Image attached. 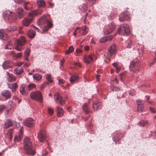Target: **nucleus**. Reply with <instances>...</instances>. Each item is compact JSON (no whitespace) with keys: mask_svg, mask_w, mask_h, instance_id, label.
Here are the masks:
<instances>
[{"mask_svg":"<svg viewBox=\"0 0 156 156\" xmlns=\"http://www.w3.org/2000/svg\"><path fill=\"white\" fill-rule=\"evenodd\" d=\"M16 27L15 26H10L7 28V30L9 32L13 31L16 30Z\"/></svg>","mask_w":156,"mask_h":156,"instance_id":"nucleus-39","label":"nucleus"},{"mask_svg":"<svg viewBox=\"0 0 156 156\" xmlns=\"http://www.w3.org/2000/svg\"><path fill=\"white\" fill-rule=\"evenodd\" d=\"M7 73L8 74V80L9 81L12 82L15 81L16 80V78L13 75H12V74H9L8 72Z\"/></svg>","mask_w":156,"mask_h":156,"instance_id":"nucleus-35","label":"nucleus"},{"mask_svg":"<svg viewBox=\"0 0 156 156\" xmlns=\"http://www.w3.org/2000/svg\"><path fill=\"white\" fill-rule=\"evenodd\" d=\"M147 123V121L146 120H142L139 123V125L141 126H144Z\"/></svg>","mask_w":156,"mask_h":156,"instance_id":"nucleus-40","label":"nucleus"},{"mask_svg":"<svg viewBox=\"0 0 156 156\" xmlns=\"http://www.w3.org/2000/svg\"><path fill=\"white\" fill-rule=\"evenodd\" d=\"M36 87V85L34 83H30L26 87V90L28 92L31 90L33 89Z\"/></svg>","mask_w":156,"mask_h":156,"instance_id":"nucleus-26","label":"nucleus"},{"mask_svg":"<svg viewBox=\"0 0 156 156\" xmlns=\"http://www.w3.org/2000/svg\"><path fill=\"white\" fill-rule=\"evenodd\" d=\"M123 136V134L122 133H118L117 135L115 137H113L112 139L113 141L115 142V144H116V142L120 140L121 138Z\"/></svg>","mask_w":156,"mask_h":156,"instance_id":"nucleus-23","label":"nucleus"},{"mask_svg":"<svg viewBox=\"0 0 156 156\" xmlns=\"http://www.w3.org/2000/svg\"><path fill=\"white\" fill-rule=\"evenodd\" d=\"M27 35L31 39H33L35 35V32L32 30H30L28 32Z\"/></svg>","mask_w":156,"mask_h":156,"instance_id":"nucleus-25","label":"nucleus"},{"mask_svg":"<svg viewBox=\"0 0 156 156\" xmlns=\"http://www.w3.org/2000/svg\"><path fill=\"white\" fill-rule=\"evenodd\" d=\"M46 23L47 25H49L50 27L52 26V24L49 19V16H48L43 15L37 21L38 25H43Z\"/></svg>","mask_w":156,"mask_h":156,"instance_id":"nucleus-2","label":"nucleus"},{"mask_svg":"<svg viewBox=\"0 0 156 156\" xmlns=\"http://www.w3.org/2000/svg\"><path fill=\"white\" fill-rule=\"evenodd\" d=\"M48 112L49 114L51 115L53 114V110L51 108H49L48 110Z\"/></svg>","mask_w":156,"mask_h":156,"instance_id":"nucleus-57","label":"nucleus"},{"mask_svg":"<svg viewBox=\"0 0 156 156\" xmlns=\"http://www.w3.org/2000/svg\"><path fill=\"white\" fill-rule=\"evenodd\" d=\"M100 76V75L98 74H97L96 75V78L97 79V80L98 81H99V77Z\"/></svg>","mask_w":156,"mask_h":156,"instance_id":"nucleus-63","label":"nucleus"},{"mask_svg":"<svg viewBox=\"0 0 156 156\" xmlns=\"http://www.w3.org/2000/svg\"><path fill=\"white\" fill-rule=\"evenodd\" d=\"M23 127H20V133L19 135L17 136H16L14 138V140L15 142H18L20 140L22 136L23 133Z\"/></svg>","mask_w":156,"mask_h":156,"instance_id":"nucleus-16","label":"nucleus"},{"mask_svg":"<svg viewBox=\"0 0 156 156\" xmlns=\"http://www.w3.org/2000/svg\"><path fill=\"white\" fill-rule=\"evenodd\" d=\"M82 30L83 31V34L84 35L86 34L88 31L87 27L86 26H85L84 27L82 28Z\"/></svg>","mask_w":156,"mask_h":156,"instance_id":"nucleus-42","label":"nucleus"},{"mask_svg":"<svg viewBox=\"0 0 156 156\" xmlns=\"http://www.w3.org/2000/svg\"><path fill=\"white\" fill-rule=\"evenodd\" d=\"M23 72V69L22 67L20 68H17L14 70V73L19 75Z\"/></svg>","mask_w":156,"mask_h":156,"instance_id":"nucleus-34","label":"nucleus"},{"mask_svg":"<svg viewBox=\"0 0 156 156\" xmlns=\"http://www.w3.org/2000/svg\"><path fill=\"white\" fill-rule=\"evenodd\" d=\"M8 85L9 88L11 89L13 92L15 91L17 87V84L16 83H13L11 85H10V84H8Z\"/></svg>","mask_w":156,"mask_h":156,"instance_id":"nucleus-33","label":"nucleus"},{"mask_svg":"<svg viewBox=\"0 0 156 156\" xmlns=\"http://www.w3.org/2000/svg\"><path fill=\"white\" fill-rule=\"evenodd\" d=\"M51 27L52 26H51V27H50L49 25H48V26H46L44 27V29H43V31H46L49 29V28H51Z\"/></svg>","mask_w":156,"mask_h":156,"instance_id":"nucleus-56","label":"nucleus"},{"mask_svg":"<svg viewBox=\"0 0 156 156\" xmlns=\"http://www.w3.org/2000/svg\"><path fill=\"white\" fill-rule=\"evenodd\" d=\"M11 44L10 43H9L7 45H5V49H10L11 48Z\"/></svg>","mask_w":156,"mask_h":156,"instance_id":"nucleus-49","label":"nucleus"},{"mask_svg":"<svg viewBox=\"0 0 156 156\" xmlns=\"http://www.w3.org/2000/svg\"><path fill=\"white\" fill-rule=\"evenodd\" d=\"M56 108L57 115L59 117H61L62 116L64 113L63 109L62 108L58 106L56 107Z\"/></svg>","mask_w":156,"mask_h":156,"instance_id":"nucleus-31","label":"nucleus"},{"mask_svg":"<svg viewBox=\"0 0 156 156\" xmlns=\"http://www.w3.org/2000/svg\"><path fill=\"white\" fill-rule=\"evenodd\" d=\"M26 87L25 84H23L20 87V92L22 94H27V92L26 90Z\"/></svg>","mask_w":156,"mask_h":156,"instance_id":"nucleus-30","label":"nucleus"},{"mask_svg":"<svg viewBox=\"0 0 156 156\" xmlns=\"http://www.w3.org/2000/svg\"><path fill=\"white\" fill-rule=\"evenodd\" d=\"M22 55V53L21 52H20L17 53L16 54H15L14 57H16V58H19L21 57Z\"/></svg>","mask_w":156,"mask_h":156,"instance_id":"nucleus-47","label":"nucleus"},{"mask_svg":"<svg viewBox=\"0 0 156 156\" xmlns=\"http://www.w3.org/2000/svg\"><path fill=\"white\" fill-rule=\"evenodd\" d=\"M110 89L113 91H117L120 90V89L119 88L115 87H111Z\"/></svg>","mask_w":156,"mask_h":156,"instance_id":"nucleus-46","label":"nucleus"},{"mask_svg":"<svg viewBox=\"0 0 156 156\" xmlns=\"http://www.w3.org/2000/svg\"><path fill=\"white\" fill-rule=\"evenodd\" d=\"M37 3L39 8L44 7L46 5V3L43 0H37Z\"/></svg>","mask_w":156,"mask_h":156,"instance_id":"nucleus-27","label":"nucleus"},{"mask_svg":"<svg viewBox=\"0 0 156 156\" xmlns=\"http://www.w3.org/2000/svg\"><path fill=\"white\" fill-rule=\"evenodd\" d=\"M129 68L130 70H132L134 73H137L139 70V66L138 63L133 62L130 63Z\"/></svg>","mask_w":156,"mask_h":156,"instance_id":"nucleus-10","label":"nucleus"},{"mask_svg":"<svg viewBox=\"0 0 156 156\" xmlns=\"http://www.w3.org/2000/svg\"><path fill=\"white\" fill-rule=\"evenodd\" d=\"M116 51V45L114 44H112L110 46L108 50V52L109 55H112L115 54Z\"/></svg>","mask_w":156,"mask_h":156,"instance_id":"nucleus-11","label":"nucleus"},{"mask_svg":"<svg viewBox=\"0 0 156 156\" xmlns=\"http://www.w3.org/2000/svg\"><path fill=\"white\" fill-rule=\"evenodd\" d=\"M25 0H14V1L17 4H21L22 3L24 2Z\"/></svg>","mask_w":156,"mask_h":156,"instance_id":"nucleus-48","label":"nucleus"},{"mask_svg":"<svg viewBox=\"0 0 156 156\" xmlns=\"http://www.w3.org/2000/svg\"><path fill=\"white\" fill-rule=\"evenodd\" d=\"M47 3L51 6L52 8H53L54 6V3H51L50 2H48Z\"/></svg>","mask_w":156,"mask_h":156,"instance_id":"nucleus-60","label":"nucleus"},{"mask_svg":"<svg viewBox=\"0 0 156 156\" xmlns=\"http://www.w3.org/2000/svg\"><path fill=\"white\" fill-rule=\"evenodd\" d=\"M15 49L17 51H19L22 50L23 49V48L22 47V46H20V45L17 44L15 47Z\"/></svg>","mask_w":156,"mask_h":156,"instance_id":"nucleus-41","label":"nucleus"},{"mask_svg":"<svg viewBox=\"0 0 156 156\" xmlns=\"http://www.w3.org/2000/svg\"><path fill=\"white\" fill-rule=\"evenodd\" d=\"M8 38V35L6 34L0 30V38L4 40H6Z\"/></svg>","mask_w":156,"mask_h":156,"instance_id":"nucleus-32","label":"nucleus"},{"mask_svg":"<svg viewBox=\"0 0 156 156\" xmlns=\"http://www.w3.org/2000/svg\"><path fill=\"white\" fill-rule=\"evenodd\" d=\"M51 76L50 74H47L46 76V78L47 80L48 81V84L49 83H51L53 82V80H51Z\"/></svg>","mask_w":156,"mask_h":156,"instance_id":"nucleus-38","label":"nucleus"},{"mask_svg":"<svg viewBox=\"0 0 156 156\" xmlns=\"http://www.w3.org/2000/svg\"><path fill=\"white\" fill-rule=\"evenodd\" d=\"M129 19V14L128 12L125 11L122 13L119 16V20L120 21H123L125 20H128Z\"/></svg>","mask_w":156,"mask_h":156,"instance_id":"nucleus-8","label":"nucleus"},{"mask_svg":"<svg viewBox=\"0 0 156 156\" xmlns=\"http://www.w3.org/2000/svg\"><path fill=\"white\" fill-rule=\"evenodd\" d=\"M106 41L105 37L101 38L100 40V42L101 43L104 42Z\"/></svg>","mask_w":156,"mask_h":156,"instance_id":"nucleus-50","label":"nucleus"},{"mask_svg":"<svg viewBox=\"0 0 156 156\" xmlns=\"http://www.w3.org/2000/svg\"><path fill=\"white\" fill-rule=\"evenodd\" d=\"M115 28V26L114 23H109L107 30L104 31V34L105 35H107L110 34L114 30Z\"/></svg>","mask_w":156,"mask_h":156,"instance_id":"nucleus-9","label":"nucleus"},{"mask_svg":"<svg viewBox=\"0 0 156 156\" xmlns=\"http://www.w3.org/2000/svg\"><path fill=\"white\" fill-rule=\"evenodd\" d=\"M5 19H7L10 22H14L16 19V17L14 13L9 11H6V14L4 16Z\"/></svg>","mask_w":156,"mask_h":156,"instance_id":"nucleus-7","label":"nucleus"},{"mask_svg":"<svg viewBox=\"0 0 156 156\" xmlns=\"http://www.w3.org/2000/svg\"><path fill=\"white\" fill-rule=\"evenodd\" d=\"M133 44V42L131 40H129V42L128 43L127 48H130Z\"/></svg>","mask_w":156,"mask_h":156,"instance_id":"nucleus-44","label":"nucleus"},{"mask_svg":"<svg viewBox=\"0 0 156 156\" xmlns=\"http://www.w3.org/2000/svg\"><path fill=\"white\" fill-rule=\"evenodd\" d=\"M150 111L152 113H155L156 112V111L154 109V108L150 107L149 108Z\"/></svg>","mask_w":156,"mask_h":156,"instance_id":"nucleus-58","label":"nucleus"},{"mask_svg":"<svg viewBox=\"0 0 156 156\" xmlns=\"http://www.w3.org/2000/svg\"><path fill=\"white\" fill-rule=\"evenodd\" d=\"M16 12L18 15V17L20 19L25 14V12L21 8H18L16 10Z\"/></svg>","mask_w":156,"mask_h":156,"instance_id":"nucleus-17","label":"nucleus"},{"mask_svg":"<svg viewBox=\"0 0 156 156\" xmlns=\"http://www.w3.org/2000/svg\"><path fill=\"white\" fill-rule=\"evenodd\" d=\"M65 82V80L63 79H61L58 80V83L59 84H63Z\"/></svg>","mask_w":156,"mask_h":156,"instance_id":"nucleus-51","label":"nucleus"},{"mask_svg":"<svg viewBox=\"0 0 156 156\" xmlns=\"http://www.w3.org/2000/svg\"><path fill=\"white\" fill-rule=\"evenodd\" d=\"M105 37L106 39V41H107L111 40L112 39L113 37L112 36H106Z\"/></svg>","mask_w":156,"mask_h":156,"instance_id":"nucleus-54","label":"nucleus"},{"mask_svg":"<svg viewBox=\"0 0 156 156\" xmlns=\"http://www.w3.org/2000/svg\"><path fill=\"white\" fill-rule=\"evenodd\" d=\"M26 40L23 36L20 37L17 40V44L20 46H23L25 44Z\"/></svg>","mask_w":156,"mask_h":156,"instance_id":"nucleus-19","label":"nucleus"},{"mask_svg":"<svg viewBox=\"0 0 156 156\" xmlns=\"http://www.w3.org/2000/svg\"><path fill=\"white\" fill-rule=\"evenodd\" d=\"M30 98L41 103L42 102L43 97L41 92L39 91H36L32 92L30 93Z\"/></svg>","mask_w":156,"mask_h":156,"instance_id":"nucleus-3","label":"nucleus"},{"mask_svg":"<svg viewBox=\"0 0 156 156\" xmlns=\"http://www.w3.org/2000/svg\"><path fill=\"white\" fill-rule=\"evenodd\" d=\"M12 63V61H5L3 63L2 67L4 69H7L10 68L11 66V64Z\"/></svg>","mask_w":156,"mask_h":156,"instance_id":"nucleus-22","label":"nucleus"},{"mask_svg":"<svg viewBox=\"0 0 156 156\" xmlns=\"http://www.w3.org/2000/svg\"><path fill=\"white\" fill-rule=\"evenodd\" d=\"M54 99L56 101H58L60 104L62 105L65 103L62 97L58 93H56L54 95Z\"/></svg>","mask_w":156,"mask_h":156,"instance_id":"nucleus-13","label":"nucleus"},{"mask_svg":"<svg viewBox=\"0 0 156 156\" xmlns=\"http://www.w3.org/2000/svg\"><path fill=\"white\" fill-rule=\"evenodd\" d=\"M101 105V103L100 102L97 101L94 102L92 104L93 110L95 111L99 109Z\"/></svg>","mask_w":156,"mask_h":156,"instance_id":"nucleus-20","label":"nucleus"},{"mask_svg":"<svg viewBox=\"0 0 156 156\" xmlns=\"http://www.w3.org/2000/svg\"><path fill=\"white\" fill-rule=\"evenodd\" d=\"M118 32L120 34H123L124 35L129 34L130 33V30L129 26L126 24L120 25L118 30Z\"/></svg>","mask_w":156,"mask_h":156,"instance_id":"nucleus-4","label":"nucleus"},{"mask_svg":"<svg viewBox=\"0 0 156 156\" xmlns=\"http://www.w3.org/2000/svg\"><path fill=\"white\" fill-rule=\"evenodd\" d=\"M93 60V57L92 55H90L88 56H85L83 59V61L84 62L87 64L90 63Z\"/></svg>","mask_w":156,"mask_h":156,"instance_id":"nucleus-18","label":"nucleus"},{"mask_svg":"<svg viewBox=\"0 0 156 156\" xmlns=\"http://www.w3.org/2000/svg\"><path fill=\"white\" fill-rule=\"evenodd\" d=\"M9 105L10 106H12L13 105V102L12 101H9Z\"/></svg>","mask_w":156,"mask_h":156,"instance_id":"nucleus-61","label":"nucleus"},{"mask_svg":"<svg viewBox=\"0 0 156 156\" xmlns=\"http://www.w3.org/2000/svg\"><path fill=\"white\" fill-rule=\"evenodd\" d=\"M31 26H32L33 27V28H34L38 32H40V31H41L37 27H36L35 26H34L33 25H31Z\"/></svg>","mask_w":156,"mask_h":156,"instance_id":"nucleus-59","label":"nucleus"},{"mask_svg":"<svg viewBox=\"0 0 156 156\" xmlns=\"http://www.w3.org/2000/svg\"><path fill=\"white\" fill-rule=\"evenodd\" d=\"M28 3H29L28 2H27L26 3H25L23 5V6L24 7L25 9L26 10H28V8L27 7H28V6H27V5Z\"/></svg>","mask_w":156,"mask_h":156,"instance_id":"nucleus-52","label":"nucleus"},{"mask_svg":"<svg viewBox=\"0 0 156 156\" xmlns=\"http://www.w3.org/2000/svg\"><path fill=\"white\" fill-rule=\"evenodd\" d=\"M47 133L44 130H41L38 133L37 138L40 141L43 142L47 141Z\"/></svg>","mask_w":156,"mask_h":156,"instance_id":"nucleus-5","label":"nucleus"},{"mask_svg":"<svg viewBox=\"0 0 156 156\" xmlns=\"http://www.w3.org/2000/svg\"><path fill=\"white\" fill-rule=\"evenodd\" d=\"M82 108L85 114L87 115L90 112L88 105L87 103H84L83 104Z\"/></svg>","mask_w":156,"mask_h":156,"instance_id":"nucleus-24","label":"nucleus"},{"mask_svg":"<svg viewBox=\"0 0 156 156\" xmlns=\"http://www.w3.org/2000/svg\"><path fill=\"white\" fill-rule=\"evenodd\" d=\"M6 108V106L4 105H0V113L2 112Z\"/></svg>","mask_w":156,"mask_h":156,"instance_id":"nucleus-45","label":"nucleus"},{"mask_svg":"<svg viewBox=\"0 0 156 156\" xmlns=\"http://www.w3.org/2000/svg\"><path fill=\"white\" fill-rule=\"evenodd\" d=\"M42 78V76L40 74L36 73L33 76V78L34 80L39 81Z\"/></svg>","mask_w":156,"mask_h":156,"instance_id":"nucleus-36","label":"nucleus"},{"mask_svg":"<svg viewBox=\"0 0 156 156\" xmlns=\"http://www.w3.org/2000/svg\"><path fill=\"white\" fill-rule=\"evenodd\" d=\"M24 148L27 151V154L34 155L35 154V151L32 150V143L30 139L28 137H26L24 139Z\"/></svg>","mask_w":156,"mask_h":156,"instance_id":"nucleus-1","label":"nucleus"},{"mask_svg":"<svg viewBox=\"0 0 156 156\" xmlns=\"http://www.w3.org/2000/svg\"><path fill=\"white\" fill-rule=\"evenodd\" d=\"M82 7L84 11L85 12L87 10V7L84 4L82 5Z\"/></svg>","mask_w":156,"mask_h":156,"instance_id":"nucleus-53","label":"nucleus"},{"mask_svg":"<svg viewBox=\"0 0 156 156\" xmlns=\"http://www.w3.org/2000/svg\"><path fill=\"white\" fill-rule=\"evenodd\" d=\"M34 15V14L33 12L30 13L29 15L30 17L29 16L27 18H26L22 21V25L26 27L28 26L31 23L33 20L32 16Z\"/></svg>","mask_w":156,"mask_h":156,"instance_id":"nucleus-6","label":"nucleus"},{"mask_svg":"<svg viewBox=\"0 0 156 156\" xmlns=\"http://www.w3.org/2000/svg\"><path fill=\"white\" fill-rule=\"evenodd\" d=\"M136 101L137 103V111L140 112H142L144 110V106L142 101L140 99H137Z\"/></svg>","mask_w":156,"mask_h":156,"instance_id":"nucleus-14","label":"nucleus"},{"mask_svg":"<svg viewBox=\"0 0 156 156\" xmlns=\"http://www.w3.org/2000/svg\"><path fill=\"white\" fill-rule=\"evenodd\" d=\"M13 125L12 123L11 120L8 119L6 120L4 124V128L7 129L12 126Z\"/></svg>","mask_w":156,"mask_h":156,"instance_id":"nucleus-21","label":"nucleus"},{"mask_svg":"<svg viewBox=\"0 0 156 156\" xmlns=\"http://www.w3.org/2000/svg\"><path fill=\"white\" fill-rule=\"evenodd\" d=\"M115 68L116 69V72L117 73L119 72L120 69V67H119L118 66H117V67H115Z\"/></svg>","mask_w":156,"mask_h":156,"instance_id":"nucleus-64","label":"nucleus"},{"mask_svg":"<svg viewBox=\"0 0 156 156\" xmlns=\"http://www.w3.org/2000/svg\"><path fill=\"white\" fill-rule=\"evenodd\" d=\"M2 95L6 99L10 98L11 97V93L8 90H5L2 91L1 93Z\"/></svg>","mask_w":156,"mask_h":156,"instance_id":"nucleus-15","label":"nucleus"},{"mask_svg":"<svg viewBox=\"0 0 156 156\" xmlns=\"http://www.w3.org/2000/svg\"><path fill=\"white\" fill-rule=\"evenodd\" d=\"M24 123L28 127H32L34 126V121L32 119L30 118L27 119L24 122Z\"/></svg>","mask_w":156,"mask_h":156,"instance_id":"nucleus-12","label":"nucleus"},{"mask_svg":"<svg viewBox=\"0 0 156 156\" xmlns=\"http://www.w3.org/2000/svg\"><path fill=\"white\" fill-rule=\"evenodd\" d=\"M156 62V58H155L154 59H153V61L152 62H150L149 63V66H151L153 65Z\"/></svg>","mask_w":156,"mask_h":156,"instance_id":"nucleus-55","label":"nucleus"},{"mask_svg":"<svg viewBox=\"0 0 156 156\" xmlns=\"http://www.w3.org/2000/svg\"><path fill=\"white\" fill-rule=\"evenodd\" d=\"M78 79L79 76H78L73 75L70 76L69 80L71 83H73Z\"/></svg>","mask_w":156,"mask_h":156,"instance_id":"nucleus-28","label":"nucleus"},{"mask_svg":"<svg viewBox=\"0 0 156 156\" xmlns=\"http://www.w3.org/2000/svg\"><path fill=\"white\" fill-rule=\"evenodd\" d=\"M73 50L74 48L72 46H71L69 47V49L66 51L65 53L66 54H68L73 51Z\"/></svg>","mask_w":156,"mask_h":156,"instance_id":"nucleus-37","label":"nucleus"},{"mask_svg":"<svg viewBox=\"0 0 156 156\" xmlns=\"http://www.w3.org/2000/svg\"><path fill=\"white\" fill-rule=\"evenodd\" d=\"M93 4L97 1V0H87Z\"/></svg>","mask_w":156,"mask_h":156,"instance_id":"nucleus-62","label":"nucleus"},{"mask_svg":"<svg viewBox=\"0 0 156 156\" xmlns=\"http://www.w3.org/2000/svg\"><path fill=\"white\" fill-rule=\"evenodd\" d=\"M30 52V49L29 48H27L24 52V59L28 61V56Z\"/></svg>","mask_w":156,"mask_h":156,"instance_id":"nucleus-29","label":"nucleus"},{"mask_svg":"<svg viewBox=\"0 0 156 156\" xmlns=\"http://www.w3.org/2000/svg\"><path fill=\"white\" fill-rule=\"evenodd\" d=\"M48 84V83L47 82H44L41 85L40 89L42 90Z\"/></svg>","mask_w":156,"mask_h":156,"instance_id":"nucleus-43","label":"nucleus"}]
</instances>
